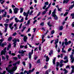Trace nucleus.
<instances>
[{
    "instance_id": "nucleus-1",
    "label": "nucleus",
    "mask_w": 74,
    "mask_h": 74,
    "mask_svg": "<svg viewBox=\"0 0 74 74\" xmlns=\"http://www.w3.org/2000/svg\"><path fill=\"white\" fill-rule=\"evenodd\" d=\"M58 42H59V39H57L56 40H55V44L56 45L55 46V47L56 49H57V48L58 47Z\"/></svg>"
},
{
    "instance_id": "nucleus-2",
    "label": "nucleus",
    "mask_w": 74,
    "mask_h": 74,
    "mask_svg": "<svg viewBox=\"0 0 74 74\" xmlns=\"http://www.w3.org/2000/svg\"><path fill=\"white\" fill-rule=\"evenodd\" d=\"M33 49L32 50V52H29V59H31L32 58V55H33Z\"/></svg>"
},
{
    "instance_id": "nucleus-3",
    "label": "nucleus",
    "mask_w": 74,
    "mask_h": 74,
    "mask_svg": "<svg viewBox=\"0 0 74 74\" xmlns=\"http://www.w3.org/2000/svg\"><path fill=\"white\" fill-rule=\"evenodd\" d=\"M52 16H53V17H54V19L55 20H58V17L57 15H56L55 14H52Z\"/></svg>"
},
{
    "instance_id": "nucleus-4",
    "label": "nucleus",
    "mask_w": 74,
    "mask_h": 74,
    "mask_svg": "<svg viewBox=\"0 0 74 74\" xmlns=\"http://www.w3.org/2000/svg\"><path fill=\"white\" fill-rule=\"evenodd\" d=\"M19 10V9L18 8H14V14H17L18 12V10Z\"/></svg>"
},
{
    "instance_id": "nucleus-5",
    "label": "nucleus",
    "mask_w": 74,
    "mask_h": 74,
    "mask_svg": "<svg viewBox=\"0 0 74 74\" xmlns=\"http://www.w3.org/2000/svg\"><path fill=\"white\" fill-rule=\"evenodd\" d=\"M71 60V63H73L74 61V57L72 56H70Z\"/></svg>"
},
{
    "instance_id": "nucleus-6",
    "label": "nucleus",
    "mask_w": 74,
    "mask_h": 74,
    "mask_svg": "<svg viewBox=\"0 0 74 74\" xmlns=\"http://www.w3.org/2000/svg\"><path fill=\"white\" fill-rule=\"evenodd\" d=\"M28 38L27 36H25L23 37V41L24 42H26Z\"/></svg>"
},
{
    "instance_id": "nucleus-7",
    "label": "nucleus",
    "mask_w": 74,
    "mask_h": 74,
    "mask_svg": "<svg viewBox=\"0 0 74 74\" xmlns=\"http://www.w3.org/2000/svg\"><path fill=\"white\" fill-rule=\"evenodd\" d=\"M13 25V23H12L9 24V27L11 30H12V29H14V27L13 26L12 27V26Z\"/></svg>"
},
{
    "instance_id": "nucleus-8",
    "label": "nucleus",
    "mask_w": 74,
    "mask_h": 74,
    "mask_svg": "<svg viewBox=\"0 0 74 74\" xmlns=\"http://www.w3.org/2000/svg\"><path fill=\"white\" fill-rule=\"evenodd\" d=\"M6 45H7V42H5L2 44L1 47H4V46H5Z\"/></svg>"
},
{
    "instance_id": "nucleus-9",
    "label": "nucleus",
    "mask_w": 74,
    "mask_h": 74,
    "mask_svg": "<svg viewBox=\"0 0 74 74\" xmlns=\"http://www.w3.org/2000/svg\"><path fill=\"white\" fill-rule=\"evenodd\" d=\"M54 59H53V64H55V61H56V58L54 57Z\"/></svg>"
},
{
    "instance_id": "nucleus-10",
    "label": "nucleus",
    "mask_w": 74,
    "mask_h": 74,
    "mask_svg": "<svg viewBox=\"0 0 74 74\" xmlns=\"http://www.w3.org/2000/svg\"><path fill=\"white\" fill-rule=\"evenodd\" d=\"M63 3L64 4L65 3L66 4H67L69 2V0H63Z\"/></svg>"
},
{
    "instance_id": "nucleus-11",
    "label": "nucleus",
    "mask_w": 74,
    "mask_h": 74,
    "mask_svg": "<svg viewBox=\"0 0 74 74\" xmlns=\"http://www.w3.org/2000/svg\"><path fill=\"white\" fill-rule=\"evenodd\" d=\"M16 69H17V67L15 66V67H13L12 68V70L13 71H15Z\"/></svg>"
},
{
    "instance_id": "nucleus-12",
    "label": "nucleus",
    "mask_w": 74,
    "mask_h": 74,
    "mask_svg": "<svg viewBox=\"0 0 74 74\" xmlns=\"http://www.w3.org/2000/svg\"><path fill=\"white\" fill-rule=\"evenodd\" d=\"M14 20L15 21V22H16L17 23L18 22H21V21H20V20H18L17 18H15L14 19Z\"/></svg>"
},
{
    "instance_id": "nucleus-13",
    "label": "nucleus",
    "mask_w": 74,
    "mask_h": 74,
    "mask_svg": "<svg viewBox=\"0 0 74 74\" xmlns=\"http://www.w3.org/2000/svg\"><path fill=\"white\" fill-rule=\"evenodd\" d=\"M21 56H23L25 55V54H24V51L23 50H22L21 52Z\"/></svg>"
},
{
    "instance_id": "nucleus-14",
    "label": "nucleus",
    "mask_w": 74,
    "mask_h": 74,
    "mask_svg": "<svg viewBox=\"0 0 74 74\" xmlns=\"http://www.w3.org/2000/svg\"><path fill=\"white\" fill-rule=\"evenodd\" d=\"M56 8H55L53 10V11L52 13V15L55 14L56 13Z\"/></svg>"
},
{
    "instance_id": "nucleus-15",
    "label": "nucleus",
    "mask_w": 74,
    "mask_h": 74,
    "mask_svg": "<svg viewBox=\"0 0 74 74\" xmlns=\"http://www.w3.org/2000/svg\"><path fill=\"white\" fill-rule=\"evenodd\" d=\"M46 62H48L49 61V57H48V56H47L46 57Z\"/></svg>"
},
{
    "instance_id": "nucleus-16",
    "label": "nucleus",
    "mask_w": 74,
    "mask_h": 74,
    "mask_svg": "<svg viewBox=\"0 0 74 74\" xmlns=\"http://www.w3.org/2000/svg\"><path fill=\"white\" fill-rule=\"evenodd\" d=\"M12 37H9L8 38V41H11V40H12Z\"/></svg>"
},
{
    "instance_id": "nucleus-17",
    "label": "nucleus",
    "mask_w": 74,
    "mask_h": 74,
    "mask_svg": "<svg viewBox=\"0 0 74 74\" xmlns=\"http://www.w3.org/2000/svg\"><path fill=\"white\" fill-rule=\"evenodd\" d=\"M23 8H20V13H22L23 12Z\"/></svg>"
},
{
    "instance_id": "nucleus-18",
    "label": "nucleus",
    "mask_w": 74,
    "mask_h": 74,
    "mask_svg": "<svg viewBox=\"0 0 74 74\" xmlns=\"http://www.w3.org/2000/svg\"><path fill=\"white\" fill-rule=\"evenodd\" d=\"M71 16H72V19H74V13H72L71 14Z\"/></svg>"
},
{
    "instance_id": "nucleus-19",
    "label": "nucleus",
    "mask_w": 74,
    "mask_h": 74,
    "mask_svg": "<svg viewBox=\"0 0 74 74\" xmlns=\"http://www.w3.org/2000/svg\"><path fill=\"white\" fill-rule=\"evenodd\" d=\"M7 15V12H5V14L3 15L2 16L3 17H6V15Z\"/></svg>"
},
{
    "instance_id": "nucleus-20",
    "label": "nucleus",
    "mask_w": 74,
    "mask_h": 74,
    "mask_svg": "<svg viewBox=\"0 0 74 74\" xmlns=\"http://www.w3.org/2000/svg\"><path fill=\"white\" fill-rule=\"evenodd\" d=\"M60 64V63H59V62H57V64L56 65V66L57 67H58Z\"/></svg>"
},
{
    "instance_id": "nucleus-21",
    "label": "nucleus",
    "mask_w": 74,
    "mask_h": 74,
    "mask_svg": "<svg viewBox=\"0 0 74 74\" xmlns=\"http://www.w3.org/2000/svg\"><path fill=\"white\" fill-rule=\"evenodd\" d=\"M47 25L49 26V27H52V25H50V22H49L47 23Z\"/></svg>"
},
{
    "instance_id": "nucleus-22",
    "label": "nucleus",
    "mask_w": 74,
    "mask_h": 74,
    "mask_svg": "<svg viewBox=\"0 0 74 74\" xmlns=\"http://www.w3.org/2000/svg\"><path fill=\"white\" fill-rule=\"evenodd\" d=\"M71 68L72 69V70H71V73L73 74V73H74V68H73V67H72L71 66Z\"/></svg>"
},
{
    "instance_id": "nucleus-23",
    "label": "nucleus",
    "mask_w": 74,
    "mask_h": 74,
    "mask_svg": "<svg viewBox=\"0 0 74 74\" xmlns=\"http://www.w3.org/2000/svg\"><path fill=\"white\" fill-rule=\"evenodd\" d=\"M65 45L66 46H67V45H69V42H68L67 41H66L65 42Z\"/></svg>"
},
{
    "instance_id": "nucleus-24",
    "label": "nucleus",
    "mask_w": 74,
    "mask_h": 74,
    "mask_svg": "<svg viewBox=\"0 0 74 74\" xmlns=\"http://www.w3.org/2000/svg\"><path fill=\"white\" fill-rule=\"evenodd\" d=\"M68 62H69V60L68 59L64 61V63H68Z\"/></svg>"
},
{
    "instance_id": "nucleus-25",
    "label": "nucleus",
    "mask_w": 74,
    "mask_h": 74,
    "mask_svg": "<svg viewBox=\"0 0 74 74\" xmlns=\"http://www.w3.org/2000/svg\"><path fill=\"white\" fill-rule=\"evenodd\" d=\"M8 73H9L10 74H14V72L13 71H12L11 72H10V71H8Z\"/></svg>"
},
{
    "instance_id": "nucleus-26",
    "label": "nucleus",
    "mask_w": 74,
    "mask_h": 74,
    "mask_svg": "<svg viewBox=\"0 0 74 74\" xmlns=\"http://www.w3.org/2000/svg\"><path fill=\"white\" fill-rule=\"evenodd\" d=\"M14 42H13V43H16L17 42V40H16V38H15L14 39Z\"/></svg>"
},
{
    "instance_id": "nucleus-27",
    "label": "nucleus",
    "mask_w": 74,
    "mask_h": 74,
    "mask_svg": "<svg viewBox=\"0 0 74 74\" xmlns=\"http://www.w3.org/2000/svg\"><path fill=\"white\" fill-rule=\"evenodd\" d=\"M40 26H43L44 25V23L42 22L40 24Z\"/></svg>"
},
{
    "instance_id": "nucleus-28",
    "label": "nucleus",
    "mask_w": 74,
    "mask_h": 74,
    "mask_svg": "<svg viewBox=\"0 0 74 74\" xmlns=\"http://www.w3.org/2000/svg\"><path fill=\"white\" fill-rule=\"evenodd\" d=\"M29 13H30V10H29L27 12V15H26L27 17V16H28V14H29Z\"/></svg>"
},
{
    "instance_id": "nucleus-29",
    "label": "nucleus",
    "mask_w": 74,
    "mask_h": 74,
    "mask_svg": "<svg viewBox=\"0 0 74 74\" xmlns=\"http://www.w3.org/2000/svg\"><path fill=\"white\" fill-rule=\"evenodd\" d=\"M9 21H10V20L9 19H7L6 20V23H8L9 22Z\"/></svg>"
},
{
    "instance_id": "nucleus-30",
    "label": "nucleus",
    "mask_w": 74,
    "mask_h": 74,
    "mask_svg": "<svg viewBox=\"0 0 74 74\" xmlns=\"http://www.w3.org/2000/svg\"><path fill=\"white\" fill-rule=\"evenodd\" d=\"M8 47L9 48H11V44L10 43L9 44V45L8 46Z\"/></svg>"
},
{
    "instance_id": "nucleus-31",
    "label": "nucleus",
    "mask_w": 74,
    "mask_h": 74,
    "mask_svg": "<svg viewBox=\"0 0 74 74\" xmlns=\"http://www.w3.org/2000/svg\"><path fill=\"white\" fill-rule=\"evenodd\" d=\"M49 4V3H48V2L47 1L45 3V4L46 5H48V4Z\"/></svg>"
},
{
    "instance_id": "nucleus-32",
    "label": "nucleus",
    "mask_w": 74,
    "mask_h": 74,
    "mask_svg": "<svg viewBox=\"0 0 74 74\" xmlns=\"http://www.w3.org/2000/svg\"><path fill=\"white\" fill-rule=\"evenodd\" d=\"M55 33V31L54 30H52L51 32V34H53Z\"/></svg>"
},
{
    "instance_id": "nucleus-33",
    "label": "nucleus",
    "mask_w": 74,
    "mask_h": 74,
    "mask_svg": "<svg viewBox=\"0 0 74 74\" xmlns=\"http://www.w3.org/2000/svg\"><path fill=\"white\" fill-rule=\"evenodd\" d=\"M37 63H40V59L38 60L37 61Z\"/></svg>"
},
{
    "instance_id": "nucleus-34",
    "label": "nucleus",
    "mask_w": 74,
    "mask_h": 74,
    "mask_svg": "<svg viewBox=\"0 0 74 74\" xmlns=\"http://www.w3.org/2000/svg\"><path fill=\"white\" fill-rule=\"evenodd\" d=\"M30 19H29L28 20L27 22V25H29L30 23Z\"/></svg>"
},
{
    "instance_id": "nucleus-35",
    "label": "nucleus",
    "mask_w": 74,
    "mask_h": 74,
    "mask_svg": "<svg viewBox=\"0 0 74 74\" xmlns=\"http://www.w3.org/2000/svg\"><path fill=\"white\" fill-rule=\"evenodd\" d=\"M4 53V51L2 50L1 52V55H3Z\"/></svg>"
},
{
    "instance_id": "nucleus-36",
    "label": "nucleus",
    "mask_w": 74,
    "mask_h": 74,
    "mask_svg": "<svg viewBox=\"0 0 74 74\" xmlns=\"http://www.w3.org/2000/svg\"><path fill=\"white\" fill-rule=\"evenodd\" d=\"M2 60H5V57H4L3 56L2 57Z\"/></svg>"
},
{
    "instance_id": "nucleus-37",
    "label": "nucleus",
    "mask_w": 74,
    "mask_h": 74,
    "mask_svg": "<svg viewBox=\"0 0 74 74\" xmlns=\"http://www.w3.org/2000/svg\"><path fill=\"white\" fill-rule=\"evenodd\" d=\"M46 12H47L45 11H44L42 13V15H45V14H46Z\"/></svg>"
},
{
    "instance_id": "nucleus-38",
    "label": "nucleus",
    "mask_w": 74,
    "mask_h": 74,
    "mask_svg": "<svg viewBox=\"0 0 74 74\" xmlns=\"http://www.w3.org/2000/svg\"><path fill=\"white\" fill-rule=\"evenodd\" d=\"M6 58L7 60H8V58H9V56H8V55H7L6 56Z\"/></svg>"
},
{
    "instance_id": "nucleus-39",
    "label": "nucleus",
    "mask_w": 74,
    "mask_h": 74,
    "mask_svg": "<svg viewBox=\"0 0 74 74\" xmlns=\"http://www.w3.org/2000/svg\"><path fill=\"white\" fill-rule=\"evenodd\" d=\"M24 19V18H22L20 20V22H23Z\"/></svg>"
},
{
    "instance_id": "nucleus-40",
    "label": "nucleus",
    "mask_w": 74,
    "mask_h": 74,
    "mask_svg": "<svg viewBox=\"0 0 74 74\" xmlns=\"http://www.w3.org/2000/svg\"><path fill=\"white\" fill-rule=\"evenodd\" d=\"M13 44L14 45V47L15 48V47H16V44L15 43H13Z\"/></svg>"
},
{
    "instance_id": "nucleus-41",
    "label": "nucleus",
    "mask_w": 74,
    "mask_h": 74,
    "mask_svg": "<svg viewBox=\"0 0 74 74\" xmlns=\"http://www.w3.org/2000/svg\"><path fill=\"white\" fill-rule=\"evenodd\" d=\"M4 25L6 27H8V24H4Z\"/></svg>"
},
{
    "instance_id": "nucleus-42",
    "label": "nucleus",
    "mask_w": 74,
    "mask_h": 74,
    "mask_svg": "<svg viewBox=\"0 0 74 74\" xmlns=\"http://www.w3.org/2000/svg\"><path fill=\"white\" fill-rule=\"evenodd\" d=\"M68 59V57H67V56H65L64 58V60H66V59L67 60Z\"/></svg>"
},
{
    "instance_id": "nucleus-43",
    "label": "nucleus",
    "mask_w": 74,
    "mask_h": 74,
    "mask_svg": "<svg viewBox=\"0 0 74 74\" xmlns=\"http://www.w3.org/2000/svg\"><path fill=\"white\" fill-rule=\"evenodd\" d=\"M17 34V33H16V32H15L13 33V36H15Z\"/></svg>"
},
{
    "instance_id": "nucleus-44",
    "label": "nucleus",
    "mask_w": 74,
    "mask_h": 74,
    "mask_svg": "<svg viewBox=\"0 0 74 74\" xmlns=\"http://www.w3.org/2000/svg\"><path fill=\"white\" fill-rule=\"evenodd\" d=\"M51 12H52V11H51V10H50L49 13V15H50L51 14Z\"/></svg>"
},
{
    "instance_id": "nucleus-45",
    "label": "nucleus",
    "mask_w": 74,
    "mask_h": 74,
    "mask_svg": "<svg viewBox=\"0 0 74 74\" xmlns=\"http://www.w3.org/2000/svg\"><path fill=\"white\" fill-rule=\"evenodd\" d=\"M29 69H31V68H32V64H31V63H30L29 64Z\"/></svg>"
},
{
    "instance_id": "nucleus-46",
    "label": "nucleus",
    "mask_w": 74,
    "mask_h": 74,
    "mask_svg": "<svg viewBox=\"0 0 74 74\" xmlns=\"http://www.w3.org/2000/svg\"><path fill=\"white\" fill-rule=\"evenodd\" d=\"M7 32V27H5V29L4 31V32L5 33H6Z\"/></svg>"
},
{
    "instance_id": "nucleus-47",
    "label": "nucleus",
    "mask_w": 74,
    "mask_h": 74,
    "mask_svg": "<svg viewBox=\"0 0 74 74\" xmlns=\"http://www.w3.org/2000/svg\"><path fill=\"white\" fill-rule=\"evenodd\" d=\"M46 7H47V5H44V6L43 7L42 9H43V10H45Z\"/></svg>"
},
{
    "instance_id": "nucleus-48",
    "label": "nucleus",
    "mask_w": 74,
    "mask_h": 74,
    "mask_svg": "<svg viewBox=\"0 0 74 74\" xmlns=\"http://www.w3.org/2000/svg\"><path fill=\"white\" fill-rule=\"evenodd\" d=\"M23 15L24 16H26V15H27V13H26V12H24L23 14Z\"/></svg>"
},
{
    "instance_id": "nucleus-49",
    "label": "nucleus",
    "mask_w": 74,
    "mask_h": 74,
    "mask_svg": "<svg viewBox=\"0 0 74 74\" xmlns=\"http://www.w3.org/2000/svg\"><path fill=\"white\" fill-rule=\"evenodd\" d=\"M13 59L15 60H16L18 59V58L16 57H14L13 58Z\"/></svg>"
},
{
    "instance_id": "nucleus-50",
    "label": "nucleus",
    "mask_w": 74,
    "mask_h": 74,
    "mask_svg": "<svg viewBox=\"0 0 74 74\" xmlns=\"http://www.w3.org/2000/svg\"><path fill=\"white\" fill-rule=\"evenodd\" d=\"M5 73H6L5 71H4L3 73H1V72H0V74H5Z\"/></svg>"
},
{
    "instance_id": "nucleus-51",
    "label": "nucleus",
    "mask_w": 74,
    "mask_h": 74,
    "mask_svg": "<svg viewBox=\"0 0 74 74\" xmlns=\"http://www.w3.org/2000/svg\"><path fill=\"white\" fill-rule=\"evenodd\" d=\"M71 51V48H70L68 49V52H70Z\"/></svg>"
},
{
    "instance_id": "nucleus-52",
    "label": "nucleus",
    "mask_w": 74,
    "mask_h": 74,
    "mask_svg": "<svg viewBox=\"0 0 74 74\" xmlns=\"http://www.w3.org/2000/svg\"><path fill=\"white\" fill-rule=\"evenodd\" d=\"M37 21V20H35L33 22V24H36V22Z\"/></svg>"
},
{
    "instance_id": "nucleus-53",
    "label": "nucleus",
    "mask_w": 74,
    "mask_h": 74,
    "mask_svg": "<svg viewBox=\"0 0 74 74\" xmlns=\"http://www.w3.org/2000/svg\"><path fill=\"white\" fill-rule=\"evenodd\" d=\"M9 11V12L10 14H12V10H11V9H10Z\"/></svg>"
},
{
    "instance_id": "nucleus-54",
    "label": "nucleus",
    "mask_w": 74,
    "mask_h": 74,
    "mask_svg": "<svg viewBox=\"0 0 74 74\" xmlns=\"http://www.w3.org/2000/svg\"><path fill=\"white\" fill-rule=\"evenodd\" d=\"M63 62H64V61L63 60H61L60 61V64H62Z\"/></svg>"
},
{
    "instance_id": "nucleus-55",
    "label": "nucleus",
    "mask_w": 74,
    "mask_h": 74,
    "mask_svg": "<svg viewBox=\"0 0 74 74\" xmlns=\"http://www.w3.org/2000/svg\"><path fill=\"white\" fill-rule=\"evenodd\" d=\"M60 30H62V29H63V26H62L60 27Z\"/></svg>"
},
{
    "instance_id": "nucleus-56",
    "label": "nucleus",
    "mask_w": 74,
    "mask_h": 74,
    "mask_svg": "<svg viewBox=\"0 0 74 74\" xmlns=\"http://www.w3.org/2000/svg\"><path fill=\"white\" fill-rule=\"evenodd\" d=\"M44 68V69H47V68H48V67H47V65H45Z\"/></svg>"
},
{
    "instance_id": "nucleus-57",
    "label": "nucleus",
    "mask_w": 74,
    "mask_h": 74,
    "mask_svg": "<svg viewBox=\"0 0 74 74\" xmlns=\"http://www.w3.org/2000/svg\"><path fill=\"white\" fill-rule=\"evenodd\" d=\"M15 16H13L11 18H10V20H12L13 19H14V18H15Z\"/></svg>"
},
{
    "instance_id": "nucleus-58",
    "label": "nucleus",
    "mask_w": 74,
    "mask_h": 74,
    "mask_svg": "<svg viewBox=\"0 0 74 74\" xmlns=\"http://www.w3.org/2000/svg\"><path fill=\"white\" fill-rule=\"evenodd\" d=\"M61 64L60 65V67H62L64 65V64Z\"/></svg>"
},
{
    "instance_id": "nucleus-59",
    "label": "nucleus",
    "mask_w": 74,
    "mask_h": 74,
    "mask_svg": "<svg viewBox=\"0 0 74 74\" xmlns=\"http://www.w3.org/2000/svg\"><path fill=\"white\" fill-rule=\"evenodd\" d=\"M74 6L73 5H72L70 7V8H71V9H72L73 7H74Z\"/></svg>"
},
{
    "instance_id": "nucleus-60",
    "label": "nucleus",
    "mask_w": 74,
    "mask_h": 74,
    "mask_svg": "<svg viewBox=\"0 0 74 74\" xmlns=\"http://www.w3.org/2000/svg\"><path fill=\"white\" fill-rule=\"evenodd\" d=\"M68 73V71H67V70H66L65 71V72H64V73L65 74H67V73Z\"/></svg>"
},
{
    "instance_id": "nucleus-61",
    "label": "nucleus",
    "mask_w": 74,
    "mask_h": 74,
    "mask_svg": "<svg viewBox=\"0 0 74 74\" xmlns=\"http://www.w3.org/2000/svg\"><path fill=\"white\" fill-rule=\"evenodd\" d=\"M22 63L24 66H25L26 65V63H25V62H23Z\"/></svg>"
},
{
    "instance_id": "nucleus-62",
    "label": "nucleus",
    "mask_w": 74,
    "mask_h": 74,
    "mask_svg": "<svg viewBox=\"0 0 74 74\" xmlns=\"http://www.w3.org/2000/svg\"><path fill=\"white\" fill-rule=\"evenodd\" d=\"M11 55L12 56H15L16 54L14 53H12L11 54Z\"/></svg>"
},
{
    "instance_id": "nucleus-63",
    "label": "nucleus",
    "mask_w": 74,
    "mask_h": 74,
    "mask_svg": "<svg viewBox=\"0 0 74 74\" xmlns=\"http://www.w3.org/2000/svg\"><path fill=\"white\" fill-rule=\"evenodd\" d=\"M16 64H17L15 62V63H14L13 64V65L14 66H16Z\"/></svg>"
},
{
    "instance_id": "nucleus-64",
    "label": "nucleus",
    "mask_w": 74,
    "mask_h": 74,
    "mask_svg": "<svg viewBox=\"0 0 74 74\" xmlns=\"http://www.w3.org/2000/svg\"><path fill=\"white\" fill-rule=\"evenodd\" d=\"M16 64H18L20 63V61H18L17 62H16Z\"/></svg>"
}]
</instances>
